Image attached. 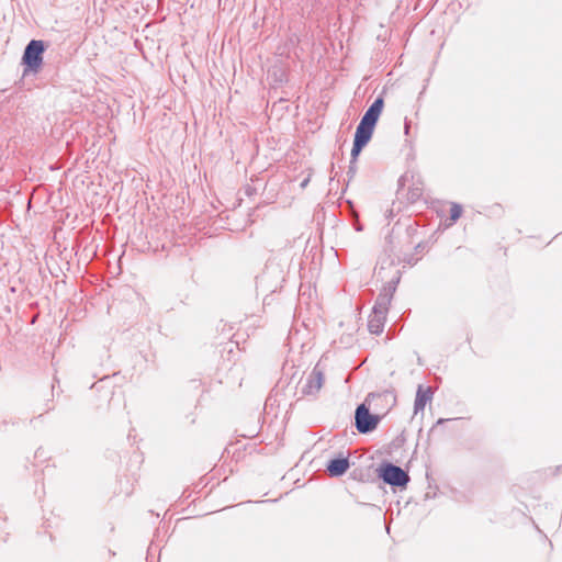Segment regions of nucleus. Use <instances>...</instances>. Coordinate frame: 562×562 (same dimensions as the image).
Returning a JSON list of instances; mask_svg holds the SVG:
<instances>
[{"instance_id": "obj_1", "label": "nucleus", "mask_w": 562, "mask_h": 562, "mask_svg": "<svg viewBox=\"0 0 562 562\" xmlns=\"http://www.w3.org/2000/svg\"><path fill=\"white\" fill-rule=\"evenodd\" d=\"M44 42L32 40L25 47L22 61L31 71L37 72L43 64Z\"/></svg>"}, {"instance_id": "obj_2", "label": "nucleus", "mask_w": 562, "mask_h": 562, "mask_svg": "<svg viewBox=\"0 0 562 562\" xmlns=\"http://www.w3.org/2000/svg\"><path fill=\"white\" fill-rule=\"evenodd\" d=\"M380 423V417L370 413L366 404H360L356 408L355 425L360 434L373 431Z\"/></svg>"}, {"instance_id": "obj_3", "label": "nucleus", "mask_w": 562, "mask_h": 562, "mask_svg": "<svg viewBox=\"0 0 562 562\" xmlns=\"http://www.w3.org/2000/svg\"><path fill=\"white\" fill-rule=\"evenodd\" d=\"M380 477L392 486L403 487L408 481V474L400 467L386 463L380 469Z\"/></svg>"}, {"instance_id": "obj_4", "label": "nucleus", "mask_w": 562, "mask_h": 562, "mask_svg": "<svg viewBox=\"0 0 562 562\" xmlns=\"http://www.w3.org/2000/svg\"><path fill=\"white\" fill-rule=\"evenodd\" d=\"M323 384H324V373L319 369V367L316 366L312 370V372L307 375L306 381L304 382L301 392L303 395L315 396L322 389Z\"/></svg>"}, {"instance_id": "obj_5", "label": "nucleus", "mask_w": 562, "mask_h": 562, "mask_svg": "<svg viewBox=\"0 0 562 562\" xmlns=\"http://www.w3.org/2000/svg\"><path fill=\"white\" fill-rule=\"evenodd\" d=\"M384 101L383 98L379 97L376 98L373 103L369 106V109L366 111L364 115L361 119V122H364L366 124L374 125L376 124L381 112L383 110Z\"/></svg>"}, {"instance_id": "obj_6", "label": "nucleus", "mask_w": 562, "mask_h": 562, "mask_svg": "<svg viewBox=\"0 0 562 562\" xmlns=\"http://www.w3.org/2000/svg\"><path fill=\"white\" fill-rule=\"evenodd\" d=\"M350 468V462L347 457L333 459L328 462L326 470L330 476L337 477L345 474Z\"/></svg>"}, {"instance_id": "obj_7", "label": "nucleus", "mask_w": 562, "mask_h": 562, "mask_svg": "<svg viewBox=\"0 0 562 562\" xmlns=\"http://www.w3.org/2000/svg\"><path fill=\"white\" fill-rule=\"evenodd\" d=\"M385 319V313L381 312L380 314L378 311L372 310L368 321L369 331L374 335H380L384 329Z\"/></svg>"}, {"instance_id": "obj_8", "label": "nucleus", "mask_w": 562, "mask_h": 562, "mask_svg": "<svg viewBox=\"0 0 562 562\" xmlns=\"http://www.w3.org/2000/svg\"><path fill=\"white\" fill-rule=\"evenodd\" d=\"M374 125L368 123L366 124L364 122L360 121L359 125L357 126L353 140L367 145L372 137Z\"/></svg>"}, {"instance_id": "obj_9", "label": "nucleus", "mask_w": 562, "mask_h": 562, "mask_svg": "<svg viewBox=\"0 0 562 562\" xmlns=\"http://www.w3.org/2000/svg\"><path fill=\"white\" fill-rule=\"evenodd\" d=\"M432 392L430 387H428L426 391L423 390L422 386L418 387L416 393V398L414 403V409L415 413H418L419 411H424L426 403L431 400Z\"/></svg>"}, {"instance_id": "obj_10", "label": "nucleus", "mask_w": 562, "mask_h": 562, "mask_svg": "<svg viewBox=\"0 0 562 562\" xmlns=\"http://www.w3.org/2000/svg\"><path fill=\"white\" fill-rule=\"evenodd\" d=\"M392 295L393 294L391 291L380 293L379 296L376 297V301H375L372 310L378 311L380 314H381V312L386 314L387 310H389V305L392 300Z\"/></svg>"}, {"instance_id": "obj_11", "label": "nucleus", "mask_w": 562, "mask_h": 562, "mask_svg": "<svg viewBox=\"0 0 562 562\" xmlns=\"http://www.w3.org/2000/svg\"><path fill=\"white\" fill-rule=\"evenodd\" d=\"M461 214H462L461 205H459L457 203H452L451 207H450V220H451V223H454L457 220H459Z\"/></svg>"}, {"instance_id": "obj_12", "label": "nucleus", "mask_w": 562, "mask_h": 562, "mask_svg": "<svg viewBox=\"0 0 562 562\" xmlns=\"http://www.w3.org/2000/svg\"><path fill=\"white\" fill-rule=\"evenodd\" d=\"M364 146L366 145L353 140V145H352V149H351V160L357 161V158Z\"/></svg>"}, {"instance_id": "obj_13", "label": "nucleus", "mask_w": 562, "mask_h": 562, "mask_svg": "<svg viewBox=\"0 0 562 562\" xmlns=\"http://www.w3.org/2000/svg\"><path fill=\"white\" fill-rule=\"evenodd\" d=\"M357 172V161L350 160V165L348 167L347 176L349 179L353 178Z\"/></svg>"}, {"instance_id": "obj_14", "label": "nucleus", "mask_w": 562, "mask_h": 562, "mask_svg": "<svg viewBox=\"0 0 562 562\" xmlns=\"http://www.w3.org/2000/svg\"><path fill=\"white\" fill-rule=\"evenodd\" d=\"M409 128H411V122L406 120L405 125H404V132L406 135L409 133Z\"/></svg>"}, {"instance_id": "obj_15", "label": "nucleus", "mask_w": 562, "mask_h": 562, "mask_svg": "<svg viewBox=\"0 0 562 562\" xmlns=\"http://www.w3.org/2000/svg\"><path fill=\"white\" fill-rule=\"evenodd\" d=\"M448 420H449V419L439 418V419L437 420V425H441V424H443V423H446V422H448Z\"/></svg>"}]
</instances>
